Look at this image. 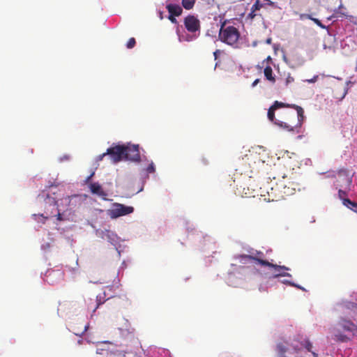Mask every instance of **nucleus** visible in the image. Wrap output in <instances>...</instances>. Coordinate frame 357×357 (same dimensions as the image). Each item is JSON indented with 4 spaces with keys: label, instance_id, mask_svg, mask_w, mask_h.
I'll list each match as a JSON object with an SVG mask.
<instances>
[{
    "label": "nucleus",
    "instance_id": "1",
    "mask_svg": "<svg viewBox=\"0 0 357 357\" xmlns=\"http://www.w3.org/2000/svg\"><path fill=\"white\" fill-rule=\"evenodd\" d=\"M268 118L283 130L294 131L302 126L304 120V111L298 105L275 101L268 109Z\"/></svg>",
    "mask_w": 357,
    "mask_h": 357
},
{
    "label": "nucleus",
    "instance_id": "2",
    "mask_svg": "<svg viewBox=\"0 0 357 357\" xmlns=\"http://www.w3.org/2000/svg\"><path fill=\"white\" fill-rule=\"evenodd\" d=\"M271 176H269L271 182L267 186L269 199L279 201L294 195L296 190H300V184L294 181V177H288L282 172Z\"/></svg>",
    "mask_w": 357,
    "mask_h": 357
},
{
    "label": "nucleus",
    "instance_id": "3",
    "mask_svg": "<svg viewBox=\"0 0 357 357\" xmlns=\"http://www.w3.org/2000/svg\"><path fill=\"white\" fill-rule=\"evenodd\" d=\"M219 40L234 48H241V34L237 28L234 26H225L222 24L218 33Z\"/></svg>",
    "mask_w": 357,
    "mask_h": 357
},
{
    "label": "nucleus",
    "instance_id": "4",
    "mask_svg": "<svg viewBox=\"0 0 357 357\" xmlns=\"http://www.w3.org/2000/svg\"><path fill=\"white\" fill-rule=\"evenodd\" d=\"M264 255L263 252L260 251H256L255 253H252L250 255H238L236 257V259H239L240 262L242 264H246L248 260H252L255 262L267 267H274L276 269H287L285 266H280L277 264H273L270 263L269 261L262 259L261 257Z\"/></svg>",
    "mask_w": 357,
    "mask_h": 357
},
{
    "label": "nucleus",
    "instance_id": "5",
    "mask_svg": "<svg viewBox=\"0 0 357 357\" xmlns=\"http://www.w3.org/2000/svg\"><path fill=\"white\" fill-rule=\"evenodd\" d=\"M125 151L126 145H116L107 149V153L112 163L125 160Z\"/></svg>",
    "mask_w": 357,
    "mask_h": 357
},
{
    "label": "nucleus",
    "instance_id": "6",
    "mask_svg": "<svg viewBox=\"0 0 357 357\" xmlns=\"http://www.w3.org/2000/svg\"><path fill=\"white\" fill-rule=\"evenodd\" d=\"M86 199V196L80 195H74L64 197L61 199V202L68 206L67 210L72 211L79 208Z\"/></svg>",
    "mask_w": 357,
    "mask_h": 357
},
{
    "label": "nucleus",
    "instance_id": "7",
    "mask_svg": "<svg viewBox=\"0 0 357 357\" xmlns=\"http://www.w3.org/2000/svg\"><path fill=\"white\" fill-rule=\"evenodd\" d=\"M134 211L132 206H125L122 204L114 203L112 208L109 211V215L112 218H116L120 216L128 215Z\"/></svg>",
    "mask_w": 357,
    "mask_h": 357
},
{
    "label": "nucleus",
    "instance_id": "8",
    "mask_svg": "<svg viewBox=\"0 0 357 357\" xmlns=\"http://www.w3.org/2000/svg\"><path fill=\"white\" fill-rule=\"evenodd\" d=\"M184 26L190 33L199 31L201 28L199 20L195 15H188L184 18Z\"/></svg>",
    "mask_w": 357,
    "mask_h": 357
},
{
    "label": "nucleus",
    "instance_id": "9",
    "mask_svg": "<svg viewBox=\"0 0 357 357\" xmlns=\"http://www.w3.org/2000/svg\"><path fill=\"white\" fill-rule=\"evenodd\" d=\"M125 160L138 162L140 160L139 146L137 145L126 146Z\"/></svg>",
    "mask_w": 357,
    "mask_h": 357
},
{
    "label": "nucleus",
    "instance_id": "10",
    "mask_svg": "<svg viewBox=\"0 0 357 357\" xmlns=\"http://www.w3.org/2000/svg\"><path fill=\"white\" fill-rule=\"evenodd\" d=\"M347 333H353L357 329V326L350 320L341 319L335 326Z\"/></svg>",
    "mask_w": 357,
    "mask_h": 357
},
{
    "label": "nucleus",
    "instance_id": "11",
    "mask_svg": "<svg viewBox=\"0 0 357 357\" xmlns=\"http://www.w3.org/2000/svg\"><path fill=\"white\" fill-rule=\"evenodd\" d=\"M345 333L336 327H334L333 329L334 339L337 342H347L351 340L349 333L346 334Z\"/></svg>",
    "mask_w": 357,
    "mask_h": 357
},
{
    "label": "nucleus",
    "instance_id": "12",
    "mask_svg": "<svg viewBox=\"0 0 357 357\" xmlns=\"http://www.w3.org/2000/svg\"><path fill=\"white\" fill-rule=\"evenodd\" d=\"M91 192L100 197H104L107 195L105 192L102 190L101 185L98 183H92L89 185Z\"/></svg>",
    "mask_w": 357,
    "mask_h": 357
},
{
    "label": "nucleus",
    "instance_id": "13",
    "mask_svg": "<svg viewBox=\"0 0 357 357\" xmlns=\"http://www.w3.org/2000/svg\"><path fill=\"white\" fill-rule=\"evenodd\" d=\"M166 8L167 9L169 14L176 15V17L181 15L183 12L182 8L177 4H167L166 6Z\"/></svg>",
    "mask_w": 357,
    "mask_h": 357
},
{
    "label": "nucleus",
    "instance_id": "14",
    "mask_svg": "<svg viewBox=\"0 0 357 357\" xmlns=\"http://www.w3.org/2000/svg\"><path fill=\"white\" fill-rule=\"evenodd\" d=\"M337 175L340 177L343 178V180L345 181L346 185L347 186H349L351 185L352 180H351V178L349 176L348 171L347 169H345V168L340 169L337 171Z\"/></svg>",
    "mask_w": 357,
    "mask_h": 357
},
{
    "label": "nucleus",
    "instance_id": "15",
    "mask_svg": "<svg viewBox=\"0 0 357 357\" xmlns=\"http://www.w3.org/2000/svg\"><path fill=\"white\" fill-rule=\"evenodd\" d=\"M271 268H273L274 269V272L273 273V278H278V277H284V276H287V277H291V274L288 273H285V272H281V271H289V268L288 267L287 269H276L274 267H270Z\"/></svg>",
    "mask_w": 357,
    "mask_h": 357
},
{
    "label": "nucleus",
    "instance_id": "16",
    "mask_svg": "<svg viewBox=\"0 0 357 357\" xmlns=\"http://www.w3.org/2000/svg\"><path fill=\"white\" fill-rule=\"evenodd\" d=\"M264 75L266 78L274 83L275 82V77L273 75V70L272 68L269 66H266L264 70Z\"/></svg>",
    "mask_w": 357,
    "mask_h": 357
},
{
    "label": "nucleus",
    "instance_id": "17",
    "mask_svg": "<svg viewBox=\"0 0 357 357\" xmlns=\"http://www.w3.org/2000/svg\"><path fill=\"white\" fill-rule=\"evenodd\" d=\"M343 204L347 206V208L353 210L356 213H357V203L352 202L349 199H343Z\"/></svg>",
    "mask_w": 357,
    "mask_h": 357
},
{
    "label": "nucleus",
    "instance_id": "18",
    "mask_svg": "<svg viewBox=\"0 0 357 357\" xmlns=\"http://www.w3.org/2000/svg\"><path fill=\"white\" fill-rule=\"evenodd\" d=\"M182 6L186 10L192 9L195 3V0H182Z\"/></svg>",
    "mask_w": 357,
    "mask_h": 357
},
{
    "label": "nucleus",
    "instance_id": "19",
    "mask_svg": "<svg viewBox=\"0 0 357 357\" xmlns=\"http://www.w3.org/2000/svg\"><path fill=\"white\" fill-rule=\"evenodd\" d=\"M305 16L311 20L312 21H313L317 25H318L319 27H321V29H326V26L324 25L321 21L317 18H314L312 17L310 15H305Z\"/></svg>",
    "mask_w": 357,
    "mask_h": 357
},
{
    "label": "nucleus",
    "instance_id": "20",
    "mask_svg": "<svg viewBox=\"0 0 357 357\" xmlns=\"http://www.w3.org/2000/svg\"><path fill=\"white\" fill-rule=\"evenodd\" d=\"M278 350L280 357L285 356L284 354L287 351V348L283 344H278Z\"/></svg>",
    "mask_w": 357,
    "mask_h": 357
},
{
    "label": "nucleus",
    "instance_id": "21",
    "mask_svg": "<svg viewBox=\"0 0 357 357\" xmlns=\"http://www.w3.org/2000/svg\"><path fill=\"white\" fill-rule=\"evenodd\" d=\"M135 44H136L135 39L134 38H130L126 44V47L128 49H131L135 47Z\"/></svg>",
    "mask_w": 357,
    "mask_h": 357
},
{
    "label": "nucleus",
    "instance_id": "22",
    "mask_svg": "<svg viewBox=\"0 0 357 357\" xmlns=\"http://www.w3.org/2000/svg\"><path fill=\"white\" fill-rule=\"evenodd\" d=\"M263 6V4L259 3V0H257L255 3L252 6L251 9L254 10L255 11H257L260 10V8Z\"/></svg>",
    "mask_w": 357,
    "mask_h": 357
},
{
    "label": "nucleus",
    "instance_id": "23",
    "mask_svg": "<svg viewBox=\"0 0 357 357\" xmlns=\"http://www.w3.org/2000/svg\"><path fill=\"white\" fill-rule=\"evenodd\" d=\"M155 171V165L153 162H151L149 165L146 168V172L148 174H152L154 173Z\"/></svg>",
    "mask_w": 357,
    "mask_h": 357
},
{
    "label": "nucleus",
    "instance_id": "24",
    "mask_svg": "<svg viewBox=\"0 0 357 357\" xmlns=\"http://www.w3.org/2000/svg\"><path fill=\"white\" fill-rule=\"evenodd\" d=\"M257 15V14L256 13V11L251 9L250 13L248 15V18L253 20Z\"/></svg>",
    "mask_w": 357,
    "mask_h": 357
},
{
    "label": "nucleus",
    "instance_id": "25",
    "mask_svg": "<svg viewBox=\"0 0 357 357\" xmlns=\"http://www.w3.org/2000/svg\"><path fill=\"white\" fill-rule=\"evenodd\" d=\"M176 15H171L169 14V16H168V19L170 20V22L173 24H177L178 22L176 20V19L175 18Z\"/></svg>",
    "mask_w": 357,
    "mask_h": 357
},
{
    "label": "nucleus",
    "instance_id": "26",
    "mask_svg": "<svg viewBox=\"0 0 357 357\" xmlns=\"http://www.w3.org/2000/svg\"><path fill=\"white\" fill-rule=\"evenodd\" d=\"M319 76L314 75L312 79H306L305 82L308 83H314L317 81Z\"/></svg>",
    "mask_w": 357,
    "mask_h": 357
},
{
    "label": "nucleus",
    "instance_id": "27",
    "mask_svg": "<svg viewBox=\"0 0 357 357\" xmlns=\"http://www.w3.org/2000/svg\"><path fill=\"white\" fill-rule=\"evenodd\" d=\"M294 81V79L291 75H288V77L286 78V84L287 85L289 83H291Z\"/></svg>",
    "mask_w": 357,
    "mask_h": 357
},
{
    "label": "nucleus",
    "instance_id": "28",
    "mask_svg": "<svg viewBox=\"0 0 357 357\" xmlns=\"http://www.w3.org/2000/svg\"><path fill=\"white\" fill-rule=\"evenodd\" d=\"M56 216V220L58 221H62L63 220L62 214L60 213V209H58V213H57Z\"/></svg>",
    "mask_w": 357,
    "mask_h": 357
},
{
    "label": "nucleus",
    "instance_id": "29",
    "mask_svg": "<svg viewBox=\"0 0 357 357\" xmlns=\"http://www.w3.org/2000/svg\"><path fill=\"white\" fill-rule=\"evenodd\" d=\"M106 155H108L107 153V151L105 153H103L101 155H99L97 158V161H101L102 160V158L106 156Z\"/></svg>",
    "mask_w": 357,
    "mask_h": 357
},
{
    "label": "nucleus",
    "instance_id": "30",
    "mask_svg": "<svg viewBox=\"0 0 357 357\" xmlns=\"http://www.w3.org/2000/svg\"><path fill=\"white\" fill-rule=\"evenodd\" d=\"M312 344L309 341H306L305 347L310 351L312 348Z\"/></svg>",
    "mask_w": 357,
    "mask_h": 357
},
{
    "label": "nucleus",
    "instance_id": "31",
    "mask_svg": "<svg viewBox=\"0 0 357 357\" xmlns=\"http://www.w3.org/2000/svg\"><path fill=\"white\" fill-rule=\"evenodd\" d=\"M338 195L340 197H342L343 196H345L347 195L346 192L340 189L338 191Z\"/></svg>",
    "mask_w": 357,
    "mask_h": 357
},
{
    "label": "nucleus",
    "instance_id": "32",
    "mask_svg": "<svg viewBox=\"0 0 357 357\" xmlns=\"http://www.w3.org/2000/svg\"><path fill=\"white\" fill-rule=\"evenodd\" d=\"M347 93H348V88L345 87L344 89V92H343L342 96L340 98V100H342L345 97V96L347 94Z\"/></svg>",
    "mask_w": 357,
    "mask_h": 357
},
{
    "label": "nucleus",
    "instance_id": "33",
    "mask_svg": "<svg viewBox=\"0 0 357 357\" xmlns=\"http://www.w3.org/2000/svg\"><path fill=\"white\" fill-rule=\"evenodd\" d=\"M220 53V50H216L213 52V55H214L215 59H217L218 56V54H219Z\"/></svg>",
    "mask_w": 357,
    "mask_h": 357
},
{
    "label": "nucleus",
    "instance_id": "34",
    "mask_svg": "<svg viewBox=\"0 0 357 357\" xmlns=\"http://www.w3.org/2000/svg\"><path fill=\"white\" fill-rule=\"evenodd\" d=\"M259 81H260V80H259V79H255V80L252 82V87H255V86H256V85L259 82Z\"/></svg>",
    "mask_w": 357,
    "mask_h": 357
},
{
    "label": "nucleus",
    "instance_id": "35",
    "mask_svg": "<svg viewBox=\"0 0 357 357\" xmlns=\"http://www.w3.org/2000/svg\"><path fill=\"white\" fill-rule=\"evenodd\" d=\"M104 349L98 348L96 349V354H102V351H104Z\"/></svg>",
    "mask_w": 357,
    "mask_h": 357
},
{
    "label": "nucleus",
    "instance_id": "36",
    "mask_svg": "<svg viewBox=\"0 0 357 357\" xmlns=\"http://www.w3.org/2000/svg\"><path fill=\"white\" fill-rule=\"evenodd\" d=\"M336 14L339 16H345V17H347V15L344 13H342L341 11H336Z\"/></svg>",
    "mask_w": 357,
    "mask_h": 357
},
{
    "label": "nucleus",
    "instance_id": "37",
    "mask_svg": "<svg viewBox=\"0 0 357 357\" xmlns=\"http://www.w3.org/2000/svg\"><path fill=\"white\" fill-rule=\"evenodd\" d=\"M272 43V38H268L266 40V44H271Z\"/></svg>",
    "mask_w": 357,
    "mask_h": 357
},
{
    "label": "nucleus",
    "instance_id": "38",
    "mask_svg": "<svg viewBox=\"0 0 357 357\" xmlns=\"http://www.w3.org/2000/svg\"><path fill=\"white\" fill-rule=\"evenodd\" d=\"M353 308H354L355 310H357V305L356 304H354V303H350L349 304Z\"/></svg>",
    "mask_w": 357,
    "mask_h": 357
},
{
    "label": "nucleus",
    "instance_id": "39",
    "mask_svg": "<svg viewBox=\"0 0 357 357\" xmlns=\"http://www.w3.org/2000/svg\"><path fill=\"white\" fill-rule=\"evenodd\" d=\"M328 177H331V178H335V174L334 173H333L332 174H330L328 176Z\"/></svg>",
    "mask_w": 357,
    "mask_h": 357
},
{
    "label": "nucleus",
    "instance_id": "40",
    "mask_svg": "<svg viewBox=\"0 0 357 357\" xmlns=\"http://www.w3.org/2000/svg\"><path fill=\"white\" fill-rule=\"evenodd\" d=\"M284 283L289 284H291V285H292V286H294V284H291L290 282L287 281V280H286V281H284Z\"/></svg>",
    "mask_w": 357,
    "mask_h": 357
},
{
    "label": "nucleus",
    "instance_id": "41",
    "mask_svg": "<svg viewBox=\"0 0 357 357\" xmlns=\"http://www.w3.org/2000/svg\"><path fill=\"white\" fill-rule=\"evenodd\" d=\"M88 328H89V325H86V326H84V331H87Z\"/></svg>",
    "mask_w": 357,
    "mask_h": 357
},
{
    "label": "nucleus",
    "instance_id": "42",
    "mask_svg": "<svg viewBox=\"0 0 357 357\" xmlns=\"http://www.w3.org/2000/svg\"><path fill=\"white\" fill-rule=\"evenodd\" d=\"M356 68H355V71L357 72V59H356Z\"/></svg>",
    "mask_w": 357,
    "mask_h": 357
},
{
    "label": "nucleus",
    "instance_id": "43",
    "mask_svg": "<svg viewBox=\"0 0 357 357\" xmlns=\"http://www.w3.org/2000/svg\"><path fill=\"white\" fill-rule=\"evenodd\" d=\"M269 5H273V2L269 1V3H268Z\"/></svg>",
    "mask_w": 357,
    "mask_h": 357
},
{
    "label": "nucleus",
    "instance_id": "44",
    "mask_svg": "<svg viewBox=\"0 0 357 357\" xmlns=\"http://www.w3.org/2000/svg\"><path fill=\"white\" fill-rule=\"evenodd\" d=\"M99 304L97 305L96 307L95 308L94 311L96 310V308H98Z\"/></svg>",
    "mask_w": 357,
    "mask_h": 357
},
{
    "label": "nucleus",
    "instance_id": "45",
    "mask_svg": "<svg viewBox=\"0 0 357 357\" xmlns=\"http://www.w3.org/2000/svg\"><path fill=\"white\" fill-rule=\"evenodd\" d=\"M282 357H286V356H282Z\"/></svg>",
    "mask_w": 357,
    "mask_h": 357
}]
</instances>
